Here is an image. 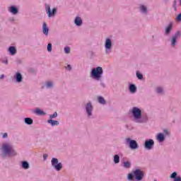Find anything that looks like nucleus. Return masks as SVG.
<instances>
[{
    "label": "nucleus",
    "mask_w": 181,
    "mask_h": 181,
    "mask_svg": "<svg viewBox=\"0 0 181 181\" xmlns=\"http://www.w3.org/2000/svg\"><path fill=\"white\" fill-rule=\"evenodd\" d=\"M4 155H8V156H16V151L12 148V146L8 143L3 144L1 147Z\"/></svg>",
    "instance_id": "1"
},
{
    "label": "nucleus",
    "mask_w": 181,
    "mask_h": 181,
    "mask_svg": "<svg viewBox=\"0 0 181 181\" xmlns=\"http://www.w3.org/2000/svg\"><path fill=\"white\" fill-rule=\"evenodd\" d=\"M103 68L101 66H98L97 68H94L92 69L91 76L93 78L97 80L98 81L101 78V76H103Z\"/></svg>",
    "instance_id": "2"
},
{
    "label": "nucleus",
    "mask_w": 181,
    "mask_h": 181,
    "mask_svg": "<svg viewBox=\"0 0 181 181\" xmlns=\"http://www.w3.org/2000/svg\"><path fill=\"white\" fill-rule=\"evenodd\" d=\"M51 163L55 170H57V171L62 170L63 165H62V163H59V160H57V158H52L51 160Z\"/></svg>",
    "instance_id": "3"
},
{
    "label": "nucleus",
    "mask_w": 181,
    "mask_h": 181,
    "mask_svg": "<svg viewBox=\"0 0 181 181\" xmlns=\"http://www.w3.org/2000/svg\"><path fill=\"white\" fill-rule=\"evenodd\" d=\"M127 144H129L131 149H138V143L135 140H132L129 138L126 139Z\"/></svg>",
    "instance_id": "4"
},
{
    "label": "nucleus",
    "mask_w": 181,
    "mask_h": 181,
    "mask_svg": "<svg viewBox=\"0 0 181 181\" xmlns=\"http://www.w3.org/2000/svg\"><path fill=\"white\" fill-rule=\"evenodd\" d=\"M132 114L136 119H139V118H141V115H142V112L138 107H133Z\"/></svg>",
    "instance_id": "5"
},
{
    "label": "nucleus",
    "mask_w": 181,
    "mask_h": 181,
    "mask_svg": "<svg viewBox=\"0 0 181 181\" xmlns=\"http://www.w3.org/2000/svg\"><path fill=\"white\" fill-rule=\"evenodd\" d=\"M45 10L47 11V13L49 18H52V16H54V15H56V12H57L56 8H54L52 12V10H50V6H49V4L45 5Z\"/></svg>",
    "instance_id": "6"
},
{
    "label": "nucleus",
    "mask_w": 181,
    "mask_h": 181,
    "mask_svg": "<svg viewBox=\"0 0 181 181\" xmlns=\"http://www.w3.org/2000/svg\"><path fill=\"white\" fill-rule=\"evenodd\" d=\"M134 175L136 180H142L144 179V171L141 170H136L134 172Z\"/></svg>",
    "instance_id": "7"
},
{
    "label": "nucleus",
    "mask_w": 181,
    "mask_h": 181,
    "mask_svg": "<svg viewBox=\"0 0 181 181\" xmlns=\"http://www.w3.org/2000/svg\"><path fill=\"white\" fill-rule=\"evenodd\" d=\"M153 145H155L153 140L149 139L145 141L144 146L146 149H152Z\"/></svg>",
    "instance_id": "8"
},
{
    "label": "nucleus",
    "mask_w": 181,
    "mask_h": 181,
    "mask_svg": "<svg viewBox=\"0 0 181 181\" xmlns=\"http://www.w3.org/2000/svg\"><path fill=\"white\" fill-rule=\"evenodd\" d=\"M177 37H180V32L177 31L176 33V34L173 36V39H172V46H175L176 45V39H177Z\"/></svg>",
    "instance_id": "9"
},
{
    "label": "nucleus",
    "mask_w": 181,
    "mask_h": 181,
    "mask_svg": "<svg viewBox=\"0 0 181 181\" xmlns=\"http://www.w3.org/2000/svg\"><path fill=\"white\" fill-rule=\"evenodd\" d=\"M42 32L46 36L49 35V28H47V24L46 23H43L42 24Z\"/></svg>",
    "instance_id": "10"
},
{
    "label": "nucleus",
    "mask_w": 181,
    "mask_h": 181,
    "mask_svg": "<svg viewBox=\"0 0 181 181\" xmlns=\"http://www.w3.org/2000/svg\"><path fill=\"white\" fill-rule=\"evenodd\" d=\"M105 47L108 49H111V47H112V42L109 38L106 39Z\"/></svg>",
    "instance_id": "11"
},
{
    "label": "nucleus",
    "mask_w": 181,
    "mask_h": 181,
    "mask_svg": "<svg viewBox=\"0 0 181 181\" xmlns=\"http://www.w3.org/2000/svg\"><path fill=\"white\" fill-rule=\"evenodd\" d=\"M91 111H93V106L91 105V103H88L86 105V112L88 115H91Z\"/></svg>",
    "instance_id": "12"
},
{
    "label": "nucleus",
    "mask_w": 181,
    "mask_h": 181,
    "mask_svg": "<svg viewBox=\"0 0 181 181\" xmlns=\"http://www.w3.org/2000/svg\"><path fill=\"white\" fill-rule=\"evenodd\" d=\"M157 139L158 141H159V142H163V141H165V136L163 135V134L160 133L157 136Z\"/></svg>",
    "instance_id": "13"
},
{
    "label": "nucleus",
    "mask_w": 181,
    "mask_h": 181,
    "mask_svg": "<svg viewBox=\"0 0 181 181\" xmlns=\"http://www.w3.org/2000/svg\"><path fill=\"white\" fill-rule=\"evenodd\" d=\"M74 22L77 26H81V23H83V21L80 17H76Z\"/></svg>",
    "instance_id": "14"
},
{
    "label": "nucleus",
    "mask_w": 181,
    "mask_h": 181,
    "mask_svg": "<svg viewBox=\"0 0 181 181\" xmlns=\"http://www.w3.org/2000/svg\"><path fill=\"white\" fill-rule=\"evenodd\" d=\"M48 124H51V125L52 127H54V125H58L59 124V122L57 120H53V119H49L47 121Z\"/></svg>",
    "instance_id": "15"
},
{
    "label": "nucleus",
    "mask_w": 181,
    "mask_h": 181,
    "mask_svg": "<svg viewBox=\"0 0 181 181\" xmlns=\"http://www.w3.org/2000/svg\"><path fill=\"white\" fill-rule=\"evenodd\" d=\"M8 52L13 56V54H16V48H15V47H10Z\"/></svg>",
    "instance_id": "16"
},
{
    "label": "nucleus",
    "mask_w": 181,
    "mask_h": 181,
    "mask_svg": "<svg viewBox=\"0 0 181 181\" xmlns=\"http://www.w3.org/2000/svg\"><path fill=\"white\" fill-rule=\"evenodd\" d=\"M25 122L27 124V125H32V124H33V119L26 117L25 118Z\"/></svg>",
    "instance_id": "17"
},
{
    "label": "nucleus",
    "mask_w": 181,
    "mask_h": 181,
    "mask_svg": "<svg viewBox=\"0 0 181 181\" xmlns=\"http://www.w3.org/2000/svg\"><path fill=\"white\" fill-rule=\"evenodd\" d=\"M9 11L11 12V13L16 15V13H18V8H16L15 6H11Z\"/></svg>",
    "instance_id": "18"
},
{
    "label": "nucleus",
    "mask_w": 181,
    "mask_h": 181,
    "mask_svg": "<svg viewBox=\"0 0 181 181\" xmlns=\"http://www.w3.org/2000/svg\"><path fill=\"white\" fill-rule=\"evenodd\" d=\"M129 91L131 93H136V86H135V85H134V84H131L129 86Z\"/></svg>",
    "instance_id": "19"
},
{
    "label": "nucleus",
    "mask_w": 181,
    "mask_h": 181,
    "mask_svg": "<svg viewBox=\"0 0 181 181\" xmlns=\"http://www.w3.org/2000/svg\"><path fill=\"white\" fill-rule=\"evenodd\" d=\"M172 26H173L172 23H170V24L168 25V28H166V29H165V33H166L167 35H169V33H170V30H172Z\"/></svg>",
    "instance_id": "20"
},
{
    "label": "nucleus",
    "mask_w": 181,
    "mask_h": 181,
    "mask_svg": "<svg viewBox=\"0 0 181 181\" xmlns=\"http://www.w3.org/2000/svg\"><path fill=\"white\" fill-rule=\"evenodd\" d=\"M16 81H18V83L22 81V75L20 73L16 74Z\"/></svg>",
    "instance_id": "21"
},
{
    "label": "nucleus",
    "mask_w": 181,
    "mask_h": 181,
    "mask_svg": "<svg viewBox=\"0 0 181 181\" xmlns=\"http://www.w3.org/2000/svg\"><path fill=\"white\" fill-rule=\"evenodd\" d=\"M22 168H23V169H29V163L26 161H23Z\"/></svg>",
    "instance_id": "22"
},
{
    "label": "nucleus",
    "mask_w": 181,
    "mask_h": 181,
    "mask_svg": "<svg viewBox=\"0 0 181 181\" xmlns=\"http://www.w3.org/2000/svg\"><path fill=\"white\" fill-rule=\"evenodd\" d=\"M98 103H100V104H105V100L104 99V98L99 96L98 98Z\"/></svg>",
    "instance_id": "23"
},
{
    "label": "nucleus",
    "mask_w": 181,
    "mask_h": 181,
    "mask_svg": "<svg viewBox=\"0 0 181 181\" xmlns=\"http://www.w3.org/2000/svg\"><path fill=\"white\" fill-rule=\"evenodd\" d=\"M114 162H115V163H119V156L115 155V156H114Z\"/></svg>",
    "instance_id": "24"
},
{
    "label": "nucleus",
    "mask_w": 181,
    "mask_h": 181,
    "mask_svg": "<svg viewBox=\"0 0 181 181\" xmlns=\"http://www.w3.org/2000/svg\"><path fill=\"white\" fill-rule=\"evenodd\" d=\"M35 113L37 114V115H44L45 114V112L40 109L36 110Z\"/></svg>",
    "instance_id": "25"
},
{
    "label": "nucleus",
    "mask_w": 181,
    "mask_h": 181,
    "mask_svg": "<svg viewBox=\"0 0 181 181\" xmlns=\"http://www.w3.org/2000/svg\"><path fill=\"white\" fill-rule=\"evenodd\" d=\"M46 86L47 87V88H50L53 87V83L52 81H48L46 83Z\"/></svg>",
    "instance_id": "26"
},
{
    "label": "nucleus",
    "mask_w": 181,
    "mask_h": 181,
    "mask_svg": "<svg viewBox=\"0 0 181 181\" xmlns=\"http://www.w3.org/2000/svg\"><path fill=\"white\" fill-rule=\"evenodd\" d=\"M124 166L127 168H131V163L127 161L124 163Z\"/></svg>",
    "instance_id": "27"
},
{
    "label": "nucleus",
    "mask_w": 181,
    "mask_h": 181,
    "mask_svg": "<svg viewBox=\"0 0 181 181\" xmlns=\"http://www.w3.org/2000/svg\"><path fill=\"white\" fill-rule=\"evenodd\" d=\"M136 77L139 80H142V78H144V76H142V74H141L139 72H136Z\"/></svg>",
    "instance_id": "28"
},
{
    "label": "nucleus",
    "mask_w": 181,
    "mask_h": 181,
    "mask_svg": "<svg viewBox=\"0 0 181 181\" xmlns=\"http://www.w3.org/2000/svg\"><path fill=\"white\" fill-rule=\"evenodd\" d=\"M140 9L142 11V12L146 13V7L145 6H141Z\"/></svg>",
    "instance_id": "29"
},
{
    "label": "nucleus",
    "mask_w": 181,
    "mask_h": 181,
    "mask_svg": "<svg viewBox=\"0 0 181 181\" xmlns=\"http://www.w3.org/2000/svg\"><path fill=\"white\" fill-rule=\"evenodd\" d=\"M176 176H177V173L176 172H174L171 174L170 177H171V179H175V177H176Z\"/></svg>",
    "instance_id": "30"
},
{
    "label": "nucleus",
    "mask_w": 181,
    "mask_h": 181,
    "mask_svg": "<svg viewBox=\"0 0 181 181\" xmlns=\"http://www.w3.org/2000/svg\"><path fill=\"white\" fill-rule=\"evenodd\" d=\"M57 117V112H54V114L53 115H51L50 116H49V117L51 118V119H53V118H56Z\"/></svg>",
    "instance_id": "31"
},
{
    "label": "nucleus",
    "mask_w": 181,
    "mask_h": 181,
    "mask_svg": "<svg viewBox=\"0 0 181 181\" xmlns=\"http://www.w3.org/2000/svg\"><path fill=\"white\" fill-rule=\"evenodd\" d=\"M156 91L158 94H160V93H162L163 91V90L162 89V88H157Z\"/></svg>",
    "instance_id": "32"
},
{
    "label": "nucleus",
    "mask_w": 181,
    "mask_h": 181,
    "mask_svg": "<svg viewBox=\"0 0 181 181\" xmlns=\"http://www.w3.org/2000/svg\"><path fill=\"white\" fill-rule=\"evenodd\" d=\"M48 52H52V44L49 43L47 45Z\"/></svg>",
    "instance_id": "33"
},
{
    "label": "nucleus",
    "mask_w": 181,
    "mask_h": 181,
    "mask_svg": "<svg viewBox=\"0 0 181 181\" xmlns=\"http://www.w3.org/2000/svg\"><path fill=\"white\" fill-rule=\"evenodd\" d=\"M65 53H70V47H66L64 48Z\"/></svg>",
    "instance_id": "34"
},
{
    "label": "nucleus",
    "mask_w": 181,
    "mask_h": 181,
    "mask_svg": "<svg viewBox=\"0 0 181 181\" xmlns=\"http://www.w3.org/2000/svg\"><path fill=\"white\" fill-rule=\"evenodd\" d=\"M134 179V175L132 174H129L128 175V180H132Z\"/></svg>",
    "instance_id": "35"
},
{
    "label": "nucleus",
    "mask_w": 181,
    "mask_h": 181,
    "mask_svg": "<svg viewBox=\"0 0 181 181\" xmlns=\"http://www.w3.org/2000/svg\"><path fill=\"white\" fill-rule=\"evenodd\" d=\"M177 19L179 22H180L181 21V13L178 14L177 17Z\"/></svg>",
    "instance_id": "36"
},
{
    "label": "nucleus",
    "mask_w": 181,
    "mask_h": 181,
    "mask_svg": "<svg viewBox=\"0 0 181 181\" xmlns=\"http://www.w3.org/2000/svg\"><path fill=\"white\" fill-rule=\"evenodd\" d=\"M174 181H181V177H177Z\"/></svg>",
    "instance_id": "37"
},
{
    "label": "nucleus",
    "mask_w": 181,
    "mask_h": 181,
    "mask_svg": "<svg viewBox=\"0 0 181 181\" xmlns=\"http://www.w3.org/2000/svg\"><path fill=\"white\" fill-rule=\"evenodd\" d=\"M44 160H46L47 159V154H43Z\"/></svg>",
    "instance_id": "38"
},
{
    "label": "nucleus",
    "mask_w": 181,
    "mask_h": 181,
    "mask_svg": "<svg viewBox=\"0 0 181 181\" xmlns=\"http://www.w3.org/2000/svg\"><path fill=\"white\" fill-rule=\"evenodd\" d=\"M66 70H71V66L70 65H68L66 67Z\"/></svg>",
    "instance_id": "39"
},
{
    "label": "nucleus",
    "mask_w": 181,
    "mask_h": 181,
    "mask_svg": "<svg viewBox=\"0 0 181 181\" xmlns=\"http://www.w3.org/2000/svg\"><path fill=\"white\" fill-rule=\"evenodd\" d=\"M3 138H8V134L7 133H4L3 134Z\"/></svg>",
    "instance_id": "40"
},
{
    "label": "nucleus",
    "mask_w": 181,
    "mask_h": 181,
    "mask_svg": "<svg viewBox=\"0 0 181 181\" xmlns=\"http://www.w3.org/2000/svg\"><path fill=\"white\" fill-rule=\"evenodd\" d=\"M4 77H5V76H4V75H1V76H0V78L2 79V78H4Z\"/></svg>",
    "instance_id": "41"
},
{
    "label": "nucleus",
    "mask_w": 181,
    "mask_h": 181,
    "mask_svg": "<svg viewBox=\"0 0 181 181\" xmlns=\"http://www.w3.org/2000/svg\"><path fill=\"white\" fill-rule=\"evenodd\" d=\"M5 63H6V64H8V61H6Z\"/></svg>",
    "instance_id": "42"
},
{
    "label": "nucleus",
    "mask_w": 181,
    "mask_h": 181,
    "mask_svg": "<svg viewBox=\"0 0 181 181\" xmlns=\"http://www.w3.org/2000/svg\"><path fill=\"white\" fill-rule=\"evenodd\" d=\"M5 156V154H3V157H4Z\"/></svg>",
    "instance_id": "43"
},
{
    "label": "nucleus",
    "mask_w": 181,
    "mask_h": 181,
    "mask_svg": "<svg viewBox=\"0 0 181 181\" xmlns=\"http://www.w3.org/2000/svg\"><path fill=\"white\" fill-rule=\"evenodd\" d=\"M154 181H158V180H154Z\"/></svg>",
    "instance_id": "44"
},
{
    "label": "nucleus",
    "mask_w": 181,
    "mask_h": 181,
    "mask_svg": "<svg viewBox=\"0 0 181 181\" xmlns=\"http://www.w3.org/2000/svg\"><path fill=\"white\" fill-rule=\"evenodd\" d=\"M180 5H181V0H180Z\"/></svg>",
    "instance_id": "45"
}]
</instances>
